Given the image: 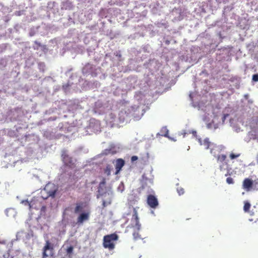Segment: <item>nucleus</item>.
<instances>
[{"label":"nucleus","mask_w":258,"mask_h":258,"mask_svg":"<svg viewBox=\"0 0 258 258\" xmlns=\"http://www.w3.org/2000/svg\"><path fill=\"white\" fill-rule=\"evenodd\" d=\"M44 189L47 194V197L54 198L55 196L56 192L58 190V187L54 183H48L46 185Z\"/></svg>","instance_id":"3"},{"label":"nucleus","mask_w":258,"mask_h":258,"mask_svg":"<svg viewBox=\"0 0 258 258\" xmlns=\"http://www.w3.org/2000/svg\"><path fill=\"white\" fill-rule=\"evenodd\" d=\"M199 141L201 145H203L205 147V148L206 149H208L211 148L212 145H213V143H211L209 141V140L207 138L204 139L203 141H202L201 139H199Z\"/></svg>","instance_id":"11"},{"label":"nucleus","mask_w":258,"mask_h":258,"mask_svg":"<svg viewBox=\"0 0 258 258\" xmlns=\"http://www.w3.org/2000/svg\"><path fill=\"white\" fill-rule=\"evenodd\" d=\"M185 134H186V133H184V135H183V137H185Z\"/></svg>","instance_id":"31"},{"label":"nucleus","mask_w":258,"mask_h":258,"mask_svg":"<svg viewBox=\"0 0 258 258\" xmlns=\"http://www.w3.org/2000/svg\"><path fill=\"white\" fill-rule=\"evenodd\" d=\"M89 217V212H85L80 214L77 218V223L82 224L85 221L88 220Z\"/></svg>","instance_id":"7"},{"label":"nucleus","mask_w":258,"mask_h":258,"mask_svg":"<svg viewBox=\"0 0 258 258\" xmlns=\"http://www.w3.org/2000/svg\"><path fill=\"white\" fill-rule=\"evenodd\" d=\"M240 154H235L234 153H231L230 154L229 157L231 159H234L235 158L238 157L239 156H240Z\"/></svg>","instance_id":"18"},{"label":"nucleus","mask_w":258,"mask_h":258,"mask_svg":"<svg viewBox=\"0 0 258 258\" xmlns=\"http://www.w3.org/2000/svg\"><path fill=\"white\" fill-rule=\"evenodd\" d=\"M222 147L219 146V145H217L215 144H213L210 148V153L213 154L214 156L219 155L220 151L222 150Z\"/></svg>","instance_id":"8"},{"label":"nucleus","mask_w":258,"mask_h":258,"mask_svg":"<svg viewBox=\"0 0 258 258\" xmlns=\"http://www.w3.org/2000/svg\"><path fill=\"white\" fill-rule=\"evenodd\" d=\"M124 161L121 158L117 159L115 162L116 174H117L124 165Z\"/></svg>","instance_id":"10"},{"label":"nucleus","mask_w":258,"mask_h":258,"mask_svg":"<svg viewBox=\"0 0 258 258\" xmlns=\"http://www.w3.org/2000/svg\"><path fill=\"white\" fill-rule=\"evenodd\" d=\"M103 205L104 206H105V202L104 201L103 202Z\"/></svg>","instance_id":"29"},{"label":"nucleus","mask_w":258,"mask_h":258,"mask_svg":"<svg viewBox=\"0 0 258 258\" xmlns=\"http://www.w3.org/2000/svg\"><path fill=\"white\" fill-rule=\"evenodd\" d=\"M250 206L251 205L249 203H248V202H245L243 207V210L244 211V212H248L249 210Z\"/></svg>","instance_id":"17"},{"label":"nucleus","mask_w":258,"mask_h":258,"mask_svg":"<svg viewBox=\"0 0 258 258\" xmlns=\"http://www.w3.org/2000/svg\"><path fill=\"white\" fill-rule=\"evenodd\" d=\"M217 159V161L218 162H222L226 160V156L225 155H224V154L220 155H218Z\"/></svg>","instance_id":"15"},{"label":"nucleus","mask_w":258,"mask_h":258,"mask_svg":"<svg viewBox=\"0 0 258 258\" xmlns=\"http://www.w3.org/2000/svg\"><path fill=\"white\" fill-rule=\"evenodd\" d=\"M35 43L36 44L39 46H41L40 43L39 42H38L37 41H35Z\"/></svg>","instance_id":"27"},{"label":"nucleus","mask_w":258,"mask_h":258,"mask_svg":"<svg viewBox=\"0 0 258 258\" xmlns=\"http://www.w3.org/2000/svg\"><path fill=\"white\" fill-rule=\"evenodd\" d=\"M110 167L109 165H107L105 169V172L107 173L108 175L110 174Z\"/></svg>","instance_id":"20"},{"label":"nucleus","mask_w":258,"mask_h":258,"mask_svg":"<svg viewBox=\"0 0 258 258\" xmlns=\"http://www.w3.org/2000/svg\"><path fill=\"white\" fill-rule=\"evenodd\" d=\"M226 182L228 184H233L234 183L233 178L230 177L227 178Z\"/></svg>","instance_id":"21"},{"label":"nucleus","mask_w":258,"mask_h":258,"mask_svg":"<svg viewBox=\"0 0 258 258\" xmlns=\"http://www.w3.org/2000/svg\"><path fill=\"white\" fill-rule=\"evenodd\" d=\"M106 183L105 179L103 178L99 183V188L104 186Z\"/></svg>","instance_id":"24"},{"label":"nucleus","mask_w":258,"mask_h":258,"mask_svg":"<svg viewBox=\"0 0 258 258\" xmlns=\"http://www.w3.org/2000/svg\"><path fill=\"white\" fill-rule=\"evenodd\" d=\"M132 221L135 224V227H136L138 231L140 230L141 224L139 222V219L138 215V212L136 208H133V214L132 218ZM134 238L135 240L141 239V235L139 234L138 232H135L133 234Z\"/></svg>","instance_id":"2"},{"label":"nucleus","mask_w":258,"mask_h":258,"mask_svg":"<svg viewBox=\"0 0 258 258\" xmlns=\"http://www.w3.org/2000/svg\"><path fill=\"white\" fill-rule=\"evenodd\" d=\"M161 133L162 134V136L165 137H168L169 131L166 126H164L161 128Z\"/></svg>","instance_id":"14"},{"label":"nucleus","mask_w":258,"mask_h":258,"mask_svg":"<svg viewBox=\"0 0 258 258\" xmlns=\"http://www.w3.org/2000/svg\"><path fill=\"white\" fill-rule=\"evenodd\" d=\"M192 133H193L194 134H196V131H194V132H192Z\"/></svg>","instance_id":"28"},{"label":"nucleus","mask_w":258,"mask_h":258,"mask_svg":"<svg viewBox=\"0 0 258 258\" xmlns=\"http://www.w3.org/2000/svg\"><path fill=\"white\" fill-rule=\"evenodd\" d=\"M249 221H253V219H249Z\"/></svg>","instance_id":"30"},{"label":"nucleus","mask_w":258,"mask_h":258,"mask_svg":"<svg viewBox=\"0 0 258 258\" xmlns=\"http://www.w3.org/2000/svg\"><path fill=\"white\" fill-rule=\"evenodd\" d=\"M119 119L120 121L123 122L128 117V113L125 110H121L119 113Z\"/></svg>","instance_id":"12"},{"label":"nucleus","mask_w":258,"mask_h":258,"mask_svg":"<svg viewBox=\"0 0 258 258\" xmlns=\"http://www.w3.org/2000/svg\"><path fill=\"white\" fill-rule=\"evenodd\" d=\"M83 210V206L82 203H77L76 204V207L74 209V213L75 214H78L81 212H82Z\"/></svg>","instance_id":"13"},{"label":"nucleus","mask_w":258,"mask_h":258,"mask_svg":"<svg viewBox=\"0 0 258 258\" xmlns=\"http://www.w3.org/2000/svg\"><path fill=\"white\" fill-rule=\"evenodd\" d=\"M243 188L248 191L253 186V181L249 178H245L243 181Z\"/></svg>","instance_id":"9"},{"label":"nucleus","mask_w":258,"mask_h":258,"mask_svg":"<svg viewBox=\"0 0 258 258\" xmlns=\"http://www.w3.org/2000/svg\"><path fill=\"white\" fill-rule=\"evenodd\" d=\"M74 247L73 246H69L66 250V252L67 254L69 255V257H71L72 255V253L73 252Z\"/></svg>","instance_id":"16"},{"label":"nucleus","mask_w":258,"mask_h":258,"mask_svg":"<svg viewBox=\"0 0 258 258\" xmlns=\"http://www.w3.org/2000/svg\"><path fill=\"white\" fill-rule=\"evenodd\" d=\"M29 206L30 209H36V207L34 206V201H31L30 203H29Z\"/></svg>","instance_id":"23"},{"label":"nucleus","mask_w":258,"mask_h":258,"mask_svg":"<svg viewBox=\"0 0 258 258\" xmlns=\"http://www.w3.org/2000/svg\"><path fill=\"white\" fill-rule=\"evenodd\" d=\"M177 190L179 195H183L184 193V189L182 187L177 188Z\"/></svg>","instance_id":"22"},{"label":"nucleus","mask_w":258,"mask_h":258,"mask_svg":"<svg viewBox=\"0 0 258 258\" xmlns=\"http://www.w3.org/2000/svg\"><path fill=\"white\" fill-rule=\"evenodd\" d=\"M138 159V157L137 156H133L131 157V161L132 162L137 160Z\"/></svg>","instance_id":"26"},{"label":"nucleus","mask_w":258,"mask_h":258,"mask_svg":"<svg viewBox=\"0 0 258 258\" xmlns=\"http://www.w3.org/2000/svg\"><path fill=\"white\" fill-rule=\"evenodd\" d=\"M252 80L254 82L258 81V74H254L252 76Z\"/></svg>","instance_id":"25"},{"label":"nucleus","mask_w":258,"mask_h":258,"mask_svg":"<svg viewBox=\"0 0 258 258\" xmlns=\"http://www.w3.org/2000/svg\"><path fill=\"white\" fill-rule=\"evenodd\" d=\"M62 161L67 166L72 167L74 165V163L73 159L67 153L66 151H63L61 154Z\"/></svg>","instance_id":"5"},{"label":"nucleus","mask_w":258,"mask_h":258,"mask_svg":"<svg viewBox=\"0 0 258 258\" xmlns=\"http://www.w3.org/2000/svg\"><path fill=\"white\" fill-rule=\"evenodd\" d=\"M118 236L115 233L107 235L103 237V245L104 248H108L109 250H112L115 247L114 241L118 239Z\"/></svg>","instance_id":"1"},{"label":"nucleus","mask_w":258,"mask_h":258,"mask_svg":"<svg viewBox=\"0 0 258 258\" xmlns=\"http://www.w3.org/2000/svg\"><path fill=\"white\" fill-rule=\"evenodd\" d=\"M42 257L46 258L48 256V254H47V251L50 250V255L52 256L53 255L54 247L53 244H52L48 240H46L44 246L43 248Z\"/></svg>","instance_id":"4"},{"label":"nucleus","mask_w":258,"mask_h":258,"mask_svg":"<svg viewBox=\"0 0 258 258\" xmlns=\"http://www.w3.org/2000/svg\"><path fill=\"white\" fill-rule=\"evenodd\" d=\"M253 188L258 190V178L253 181Z\"/></svg>","instance_id":"19"},{"label":"nucleus","mask_w":258,"mask_h":258,"mask_svg":"<svg viewBox=\"0 0 258 258\" xmlns=\"http://www.w3.org/2000/svg\"><path fill=\"white\" fill-rule=\"evenodd\" d=\"M147 201L148 205L152 208L155 209L158 206L157 199L152 195L148 196Z\"/></svg>","instance_id":"6"}]
</instances>
